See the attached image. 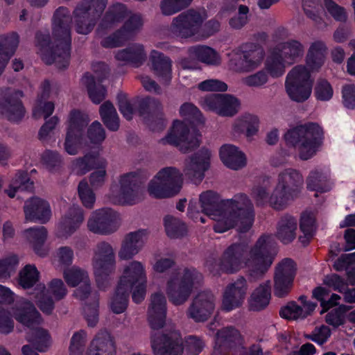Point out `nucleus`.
Returning <instances> with one entry per match:
<instances>
[{"label":"nucleus","instance_id":"obj_1","mask_svg":"<svg viewBox=\"0 0 355 355\" xmlns=\"http://www.w3.org/2000/svg\"><path fill=\"white\" fill-rule=\"evenodd\" d=\"M201 211L214 216V230L222 233L234 226L241 232H248L254 220V207L245 194H239L233 199L221 200L219 195L211 190L200 195Z\"/></svg>","mask_w":355,"mask_h":355},{"label":"nucleus","instance_id":"obj_2","mask_svg":"<svg viewBox=\"0 0 355 355\" xmlns=\"http://www.w3.org/2000/svg\"><path fill=\"white\" fill-rule=\"evenodd\" d=\"M271 238V235H262L250 249L244 243L231 244L220 258L221 272L232 275L245 267L251 281L262 279L274 260L268 245Z\"/></svg>","mask_w":355,"mask_h":355},{"label":"nucleus","instance_id":"obj_3","mask_svg":"<svg viewBox=\"0 0 355 355\" xmlns=\"http://www.w3.org/2000/svg\"><path fill=\"white\" fill-rule=\"evenodd\" d=\"M166 300L164 295L155 293L151 295L148 308V322L153 329L150 335L154 355H182L183 341L177 331L163 333L159 331L165 323Z\"/></svg>","mask_w":355,"mask_h":355},{"label":"nucleus","instance_id":"obj_4","mask_svg":"<svg viewBox=\"0 0 355 355\" xmlns=\"http://www.w3.org/2000/svg\"><path fill=\"white\" fill-rule=\"evenodd\" d=\"M286 143L297 148L303 160L312 157L322 144L324 132L315 123H308L288 130L284 135Z\"/></svg>","mask_w":355,"mask_h":355},{"label":"nucleus","instance_id":"obj_5","mask_svg":"<svg viewBox=\"0 0 355 355\" xmlns=\"http://www.w3.org/2000/svg\"><path fill=\"white\" fill-rule=\"evenodd\" d=\"M12 314L17 322L30 329L31 333L28 334L27 340L36 345L39 351H44L48 345L49 336L46 330L37 328L42 318L34 304L29 301L17 302L12 309Z\"/></svg>","mask_w":355,"mask_h":355},{"label":"nucleus","instance_id":"obj_6","mask_svg":"<svg viewBox=\"0 0 355 355\" xmlns=\"http://www.w3.org/2000/svg\"><path fill=\"white\" fill-rule=\"evenodd\" d=\"M203 276L194 268H186L173 272L167 282L166 292L168 300L175 305L186 302L193 288L201 284Z\"/></svg>","mask_w":355,"mask_h":355},{"label":"nucleus","instance_id":"obj_7","mask_svg":"<svg viewBox=\"0 0 355 355\" xmlns=\"http://www.w3.org/2000/svg\"><path fill=\"white\" fill-rule=\"evenodd\" d=\"M107 0H81L72 12L74 28L78 34L87 35L96 26L105 10Z\"/></svg>","mask_w":355,"mask_h":355},{"label":"nucleus","instance_id":"obj_8","mask_svg":"<svg viewBox=\"0 0 355 355\" xmlns=\"http://www.w3.org/2000/svg\"><path fill=\"white\" fill-rule=\"evenodd\" d=\"M183 175L173 166L161 169L149 182L148 191L155 198H170L178 194L182 187Z\"/></svg>","mask_w":355,"mask_h":355},{"label":"nucleus","instance_id":"obj_9","mask_svg":"<svg viewBox=\"0 0 355 355\" xmlns=\"http://www.w3.org/2000/svg\"><path fill=\"white\" fill-rule=\"evenodd\" d=\"M72 17L69 8L60 6L55 10L53 17L52 35L56 48H60V54L65 60L70 58L71 44Z\"/></svg>","mask_w":355,"mask_h":355},{"label":"nucleus","instance_id":"obj_10","mask_svg":"<svg viewBox=\"0 0 355 355\" xmlns=\"http://www.w3.org/2000/svg\"><path fill=\"white\" fill-rule=\"evenodd\" d=\"M96 283L100 288H105L107 284V277L113 273L116 268L115 252L107 242L97 243L92 259Z\"/></svg>","mask_w":355,"mask_h":355},{"label":"nucleus","instance_id":"obj_11","mask_svg":"<svg viewBox=\"0 0 355 355\" xmlns=\"http://www.w3.org/2000/svg\"><path fill=\"white\" fill-rule=\"evenodd\" d=\"M120 191L119 193L112 192L109 198L115 205H134L144 198V189L141 187L136 173L130 172L119 178Z\"/></svg>","mask_w":355,"mask_h":355},{"label":"nucleus","instance_id":"obj_12","mask_svg":"<svg viewBox=\"0 0 355 355\" xmlns=\"http://www.w3.org/2000/svg\"><path fill=\"white\" fill-rule=\"evenodd\" d=\"M202 22L203 19L200 13L193 9H189L173 19L169 26V32L177 37L191 38L199 32Z\"/></svg>","mask_w":355,"mask_h":355},{"label":"nucleus","instance_id":"obj_13","mask_svg":"<svg viewBox=\"0 0 355 355\" xmlns=\"http://www.w3.org/2000/svg\"><path fill=\"white\" fill-rule=\"evenodd\" d=\"M200 136L198 133H191L184 122L175 121L171 132L160 139L159 143L178 146L182 153H188L200 146V141L198 137Z\"/></svg>","mask_w":355,"mask_h":355},{"label":"nucleus","instance_id":"obj_14","mask_svg":"<svg viewBox=\"0 0 355 355\" xmlns=\"http://www.w3.org/2000/svg\"><path fill=\"white\" fill-rule=\"evenodd\" d=\"M201 106L222 116L232 117L239 112L240 101L230 94H211L200 99Z\"/></svg>","mask_w":355,"mask_h":355},{"label":"nucleus","instance_id":"obj_15","mask_svg":"<svg viewBox=\"0 0 355 355\" xmlns=\"http://www.w3.org/2000/svg\"><path fill=\"white\" fill-rule=\"evenodd\" d=\"M23 92L12 88L0 91V114L8 121L17 122L24 116L25 109L21 101Z\"/></svg>","mask_w":355,"mask_h":355},{"label":"nucleus","instance_id":"obj_16","mask_svg":"<svg viewBox=\"0 0 355 355\" xmlns=\"http://www.w3.org/2000/svg\"><path fill=\"white\" fill-rule=\"evenodd\" d=\"M296 274V265L288 258L283 259L275 267L274 274V293L279 297L287 295L293 284Z\"/></svg>","mask_w":355,"mask_h":355},{"label":"nucleus","instance_id":"obj_17","mask_svg":"<svg viewBox=\"0 0 355 355\" xmlns=\"http://www.w3.org/2000/svg\"><path fill=\"white\" fill-rule=\"evenodd\" d=\"M215 302L216 298L211 292H200L192 300L187 315L196 322L207 321L214 313Z\"/></svg>","mask_w":355,"mask_h":355},{"label":"nucleus","instance_id":"obj_18","mask_svg":"<svg viewBox=\"0 0 355 355\" xmlns=\"http://www.w3.org/2000/svg\"><path fill=\"white\" fill-rule=\"evenodd\" d=\"M118 215L110 208H103L93 212L87 221L88 229L96 234H109L119 227Z\"/></svg>","mask_w":355,"mask_h":355},{"label":"nucleus","instance_id":"obj_19","mask_svg":"<svg viewBox=\"0 0 355 355\" xmlns=\"http://www.w3.org/2000/svg\"><path fill=\"white\" fill-rule=\"evenodd\" d=\"M210 155L208 149L202 148L187 158L183 169L185 176L196 184L200 183L205 177V171L209 168Z\"/></svg>","mask_w":355,"mask_h":355},{"label":"nucleus","instance_id":"obj_20","mask_svg":"<svg viewBox=\"0 0 355 355\" xmlns=\"http://www.w3.org/2000/svg\"><path fill=\"white\" fill-rule=\"evenodd\" d=\"M248 289L246 279L239 276L237 279L229 284L224 291L223 309L227 311L240 307L245 298Z\"/></svg>","mask_w":355,"mask_h":355},{"label":"nucleus","instance_id":"obj_21","mask_svg":"<svg viewBox=\"0 0 355 355\" xmlns=\"http://www.w3.org/2000/svg\"><path fill=\"white\" fill-rule=\"evenodd\" d=\"M36 46L41 52L42 59L47 64L55 63L60 69L65 68L69 64V60L62 59L60 54V48H56V43L51 46L50 35L40 31L35 35Z\"/></svg>","mask_w":355,"mask_h":355},{"label":"nucleus","instance_id":"obj_22","mask_svg":"<svg viewBox=\"0 0 355 355\" xmlns=\"http://www.w3.org/2000/svg\"><path fill=\"white\" fill-rule=\"evenodd\" d=\"M148 232L146 230H139L127 234L122 241L119 251V257L122 260L131 259L143 248Z\"/></svg>","mask_w":355,"mask_h":355},{"label":"nucleus","instance_id":"obj_23","mask_svg":"<svg viewBox=\"0 0 355 355\" xmlns=\"http://www.w3.org/2000/svg\"><path fill=\"white\" fill-rule=\"evenodd\" d=\"M24 211L26 220H38L45 223L51 216L50 205L47 201L38 197L32 198L26 201Z\"/></svg>","mask_w":355,"mask_h":355},{"label":"nucleus","instance_id":"obj_24","mask_svg":"<svg viewBox=\"0 0 355 355\" xmlns=\"http://www.w3.org/2000/svg\"><path fill=\"white\" fill-rule=\"evenodd\" d=\"M127 15L128 10L125 5L121 3L112 5L101 19L96 29L97 34L103 36L107 31L121 23Z\"/></svg>","mask_w":355,"mask_h":355},{"label":"nucleus","instance_id":"obj_25","mask_svg":"<svg viewBox=\"0 0 355 355\" xmlns=\"http://www.w3.org/2000/svg\"><path fill=\"white\" fill-rule=\"evenodd\" d=\"M146 277L141 262L134 261L125 267L119 284L130 291L134 286L145 284Z\"/></svg>","mask_w":355,"mask_h":355},{"label":"nucleus","instance_id":"obj_26","mask_svg":"<svg viewBox=\"0 0 355 355\" xmlns=\"http://www.w3.org/2000/svg\"><path fill=\"white\" fill-rule=\"evenodd\" d=\"M297 230V219L286 214L283 215L278 220L275 236L284 244H288L295 239Z\"/></svg>","mask_w":355,"mask_h":355},{"label":"nucleus","instance_id":"obj_27","mask_svg":"<svg viewBox=\"0 0 355 355\" xmlns=\"http://www.w3.org/2000/svg\"><path fill=\"white\" fill-rule=\"evenodd\" d=\"M304 179L300 172L294 168H286L278 174L277 184L297 197L301 192Z\"/></svg>","mask_w":355,"mask_h":355},{"label":"nucleus","instance_id":"obj_28","mask_svg":"<svg viewBox=\"0 0 355 355\" xmlns=\"http://www.w3.org/2000/svg\"><path fill=\"white\" fill-rule=\"evenodd\" d=\"M19 44V36L12 32L0 35V76Z\"/></svg>","mask_w":355,"mask_h":355},{"label":"nucleus","instance_id":"obj_29","mask_svg":"<svg viewBox=\"0 0 355 355\" xmlns=\"http://www.w3.org/2000/svg\"><path fill=\"white\" fill-rule=\"evenodd\" d=\"M84 220L83 210L76 206L70 207L67 213L62 218L59 228L63 236H68L72 234Z\"/></svg>","mask_w":355,"mask_h":355},{"label":"nucleus","instance_id":"obj_30","mask_svg":"<svg viewBox=\"0 0 355 355\" xmlns=\"http://www.w3.org/2000/svg\"><path fill=\"white\" fill-rule=\"evenodd\" d=\"M288 65L293 64L304 55V47L297 40H292L277 44L275 48Z\"/></svg>","mask_w":355,"mask_h":355},{"label":"nucleus","instance_id":"obj_31","mask_svg":"<svg viewBox=\"0 0 355 355\" xmlns=\"http://www.w3.org/2000/svg\"><path fill=\"white\" fill-rule=\"evenodd\" d=\"M220 156L223 164L231 169L239 170L246 165L245 155L233 145H223L220 150Z\"/></svg>","mask_w":355,"mask_h":355},{"label":"nucleus","instance_id":"obj_32","mask_svg":"<svg viewBox=\"0 0 355 355\" xmlns=\"http://www.w3.org/2000/svg\"><path fill=\"white\" fill-rule=\"evenodd\" d=\"M87 355H115L114 343L107 331H101L96 336Z\"/></svg>","mask_w":355,"mask_h":355},{"label":"nucleus","instance_id":"obj_33","mask_svg":"<svg viewBox=\"0 0 355 355\" xmlns=\"http://www.w3.org/2000/svg\"><path fill=\"white\" fill-rule=\"evenodd\" d=\"M271 284L266 281L260 284L252 293L249 300V309L259 311L264 309L269 304L270 299Z\"/></svg>","mask_w":355,"mask_h":355},{"label":"nucleus","instance_id":"obj_34","mask_svg":"<svg viewBox=\"0 0 355 355\" xmlns=\"http://www.w3.org/2000/svg\"><path fill=\"white\" fill-rule=\"evenodd\" d=\"M190 58L197 60L208 65H218L221 59L219 54L212 48L205 45H196L188 49Z\"/></svg>","mask_w":355,"mask_h":355},{"label":"nucleus","instance_id":"obj_35","mask_svg":"<svg viewBox=\"0 0 355 355\" xmlns=\"http://www.w3.org/2000/svg\"><path fill=\"white\" fill-rule=\"evenodd\" d=\"M115 58L117 60L131 63L135 67H139L146 60V54L142 45L135 44L126 49L118 51Z\"/></svg>","mask_w":355,"mask_h":355},{"label":"nucleus","instance_id":"obj_36","mask_svg":"<svg viewBox=\"0 0 355 355\" xmlns=\"http://www.w3.org/2000/svg\"><path fill=\"white\" fill-rule=\"evenodd\" d=\"M42 92L39 97L36 105L33 110V116L35 119L44 117L45 119L51 116L54 110V104L52 102H43L48 98L51 90L49 80H45L42 84Z\"/></svg>","mask_w":355,"mask_h":355},{"label":"nucleus","instance_id":"obj_37","mask_svg":"<svg viewBox=\"0 0 355 355\" xmlns=\"http://www.w3.org/2000/svg\"><path fill=\"white\" fill-rule=\"evenodd\" d=\"M327 48L324 42L317 40L313 42L306 55V64L313 70L318 69L324 62Z\"/></svg>","mask_w":355,"mask_h":355},{"label":"nucleus","instance_id":"obj_38","mask_svg":"<svg viewBox=\"0 0 355 355\" xmlns=\"http://www.w3.org/2000/svg\"><path fill=\"white\" fill-rule=\"evenodd\" d=\"M106 161L103 158L87 153L82 157L75 159L73 162V168L78 175H83L98 167L106 166Z\"/></svg>","mask_w":355,"mask_h":355},{"label":"nucleus","instance_id":"obj_39","mask_svg":"<svg viewBox=\"0 0 355 355\" xmlns=\"http://www.w3.org/2000/svg\"><path fill=\"white\" fill-rule=\"evenodd\" d=\"M83 85L86 87L91 101L95 104H99L106 96V89L101 84L96 83L95 77L89 73H86L81 79Z\"/></svg>","mask_w":355,"mask_h":355},{"label":"nucleus","instance_id":"obj_40","mask_svg":"<svg viewBox=\"0 0 355 355\" xmlns=\"http://www.w3.org/2000/svg\"><path fill=\"white\" fill-rule=\"evenodd\" d=\"M163 106L157 99L146 97L139 102L138 112L144 119L153 120L155 118L162 119Z\"/></svg>","mask_w":355,"mask_h":355},{"label":"nucleus","instance_id":"obj_41","mask_svg":"<svg viewBox=\"0 0 355 355\" xmlns=\"http://www.w3.org/2000/svg\"><path fill=\"white\" fill-rule=\"evenodd\" d=\"M297 197L276 184L269 198V206L277 211L286 209L289 203Z\"/></svg>","mask_w":355,"mask_h":355},{"label":"nucleus","instance_id":"obj_42","mask_svg":"<svg viewBox=\"0 0 355 355\" xmlns=\"http://www.w3.org/2000/svg\"><path fill=\"white\" fill-rule=\"evenodd\" d=\"M270 187L271 183L268 177L263 178L261 182L252 187L250 196L257 207L269 205Z\"/></svg>","mask_w":355,"mask_h":355},{"label":"nucleus","instance_id":"obj_43","mask_svg":"<svg viewBox=\"0 0 355 355\" xmlns=\"http://www.w3.org/2000/svg\"><path fill=\"white\" fill-rule=\"evenodd\" d=\"M25 232L27 239L32 243L35 253L41 257L45 256L47 254V250L44 248V243L47 236L46 229L41 226L28 229Z\"/></svg>","mask_w":355,"mask_h":355},{"label":"nucleus","instance_id":"obj_44","mask_svg":"<svg viewBox=\"0 0 355 355\" xmlns=\"http://www.w3.org/2000/svg\"><path fill=\"white\" fill-rule=\"evenodd\" d=\"M150 59L154 72L159 76L168 78L171 73V60L164 53L153 50L151 52Z\"/></svg>","mask_w":355,"mask_h":355},{"label":"nucleus","instance_id":"obj_45","mask_svg":"<svg viewBox=\"0 0 355 355\" xmlns=\"http://www.w3.org/2000/svg\"><path fill=\"white\" fill-rule=\"evenodd\" d=\"M99 113L105 125L111 131H116L119 128V118L113 104L107 101L99 108Z\"/></svg>","mask_w":355,"mask_h":355},{"label":"nucleus","instance_id":"obj_46","mask_svg":"<svg viewBox=\"0 0 355 355\" xmlns=\"http://www.w3.org/2000/svg\"><path fill=\"white\" fill-rule=\"evenodd\" d=\"M216 336L218 344L225 348H231L241 342V336L239 331L232 326L218 330Z\"/></svg>","mask_w":355,"mask_h":355},{"label":"nucleus","instance_id":"obj_47","mask_svg":"<svg viewBox=\"0 0 355 355\" xmlns=\"http://www.w3.org/2000/svg\"><path fill=\"white\" fill-rule=\"evenodd\" d=\"M286 64V61L273 49L266 59L265 69L272 78H278L284 73Z\"/></svg>","mask_w":355,"mask_h":355},{"label":"nucleus","instance_id":"obj_48","mask_svg":"<svg viewBox=\"0 0 355 355\" xmlns=\"http://www.w3.org/2000/svg\"><path fill=\"white\" fill-rule=\"evenodd\" d=\"M241 53L246 60L250 71L257 68L264 58L263 49L253 44L245 45L244 49L241 51Z\"/></svg>","mask_w":355,"mask_h":355},{"label":"nucleus","instance_id":"obj_49","mask_svg":"<svg viewBox=\"0 0 355 355\" xmlns=\"http://www.w3.org/2000/svg\"><path fill=\"white\" fill-rule=\"evenodd\" d=\"M259 121L257 116L245 114L234 123L235 131L243 132L247 137H251L258 131Z\"/></svg>","mask_w":355,"mask_h":355},{"label":"nucleus","instance_id":"obj_50","mask_svg":"<svg viewBox=\"0 0 355 355\" xmlns=\"http://www.w3.org/2000/svg\"><path fill=\"white\" fill-rule=\"evenodd\" d=\"M130 293V291L125 289L119 284H118L110 302L111 309L114 313H121L127 309Z\"/></svg>","mask_w":355,"mask_h":355},{"label":"nucleus","instance_id":"obj_51","mask_svg":"<svg viewBox=\"0 0 355 355\" xmlns=\"http://www.w3.org/2000/svg\"><path fill=\"white\" fill-rule=\"evenodd\" d=\"M306 185L309 189L321 193L329 191L331 189L327 176L318 170L310 173L306 179Z\"/></svg>","mask_w":355,"mask_h":355},{"label":"nucleus","instance_id":"obj_52","mask_svg":"<svg viewBox=\"0 0 355 355\" xmlns=\"http://www.w3.org/2000/svg\"><path fill=\"white\" fill-rule=\"evenodd\" d=\"M285 86L288 95L294 101L304 102L311 96L312 83H305V85L285 84Z\"/></svg>","mask_w":355,"mask_h":355},{"label":"nucleus","instance_id":"obj_53","mask_svg":"<svg viewBox=\"0 0 355 355\" xmlns=\"http://www.w3.org/2000/svg\"><path fill=\"white\" fill-rule=\"evenodd\" d=\"M164 227L166 234L171 239H178L187 234L185 224L172 216L164 218Z\"/></svg>","mask_w":355,"mask_h":355},{"label":"nucleus","instance_id":"obj_54","mask_svg":"<svg viewBox=\"0 0 355 355\" xmlns=\"http://www.w3.org/2000/svg\"><path fill=\"white\" fill-rule=\"evenodd\" d=\"M39 279V272L33 265L28 264L19 273L18 283L24 288L33 287Z\"/></svg>","mask_w":355,"mask_h":355},{"label":"nucleus","instance_id":"obj_55","mask_svg":"<svg viewBox=\"0 0 355 355\" xmlns=\"http://www.w3.org/2000/svg\"><path fill=\"white\" fill-rule=\"evenodd\" d=\"M312 83L310 80V73L305 66L297 65L289 71L286 76L285 84L291 85H305Z\"/></svg>","mask_w":355,"mask_h":355},{"label":"nucleus","instance_id":"obj_56","mask_svg":"<svg viewBox=\"0 0 355 355\" xmlns=\"http://www.w3.org/2000/svg\"><path fill=\"white\" fill-rule=\"evenodd\" d=\"M35 291L37 306L44 313L50 315L54 309V302L50 297L46 295L45 286L38 284Z\"/></svg>","mask_w":355,"mask_h":355},{"label":"nucleus","instance_id":"obj_57","mask_svg":"<svg viewBox=\"0 0 355 355\" xmlns=\"http://www.w3.org/2000/svg\"><path fill=\"white\" fill-rule=\"evenodd\" d=\"M64 278L69 286L76 287L81 284L82 282H87L89 277L85 270L77 267H72L64 271Z\"/></svg>","mask_w":355,"mask_h":355},{"label":"nucleus","instance_id":"obj_58","mask_svg":"<svg viewBox=\"0 0 355 355\" xmlns=\"http://www.w3.org/2000/svg\"><path fill=\"white\" fill-rule=\"evenodd\" d=\"M191 1L192 0H162L159 7L164 15L170 16L188 7Z\"/></svg>","mask_w":355,"mask_h":355},{"label":"nucleus","instance_id":"obj_59","mask_svg":"<svg viewBox=\"0 0 355 355\" xmlns=\"http://www.w3.org/2000/svg\"><path fill=\"white\" fill-rule=\"evenodd\" d=\"M33 184L26 172H19L16 175L13 184L10 189H6L5 192L10 198H14L17 191L31 189Z\"/></svg>","mask_w":355,"mask_h":355},{"label":"nucleus","instance_id":"obj_60","mask_svg":"<svg viewBox=\"0 0 355 355\" xmlns=\"http://www.w3.org/2000/svg\"><path fill=\"white\" fill-rule=\"evenodd\" d=\"M180 114L192 123H204V118L200 111L192 103H184L182 104L180 108Z\"/></svg>","mask_w":355,"mask_h":355},{"label":"nucleus","instance_id":"obj_61","mask_svg":"<svg viewBox=\"0 0 355 355\" xmlns=\"http://www.w3.org/2000/svg\"><path fill=\"white\" fill-rule=\"evenodd\" d=\"M88 123L87 115L79 111L73 110L70 113L68 131L82 135V132Z\"/></svg>","mask_w":355,"mask_h":355},{"label":"nucleus","instance_id":"obj_62","mask_svg":"<svg viewBox=\"0 0 355 355\" xmlns=\"http://www.w3.org/2000/svg\"><path fill=\"white\" fill-rule=\"evenodd\" d=\"M143 24L141 16L135 14L128 18L121 28L130 40L141 30Z\"/></svg>","mask_w":355,"mask_h":355},{"label":"nucleus","instance_id":"obj_63","mask_svg":"<svg viewBox=\"0 0 355 355\" xmlns=\"http://www.w3.org/2000/svg\"><path fill=\"white\" fill-rule=\"evenodd\" d=\"M86 332L80 330L73 334L69 347L70 355H83L86 345Z\"/></svg>","mask_w":355,"mask_h":355},{"label":"nucleus","instance_id":"obj_64","mask_svg":"<svg viewBox=\"0 0 355 355\" xmlns=\"http://www.w3.org/2000/svg\"><path fill=\"white\" fill-rule=\"evenodd\" d=\"M129 39L122 29L119 28L111 35L103 38L101 42V44L104 48L113 49L122 46Z\"/></svg>","mask_w":355,"mask_h":355}]
</instances>
